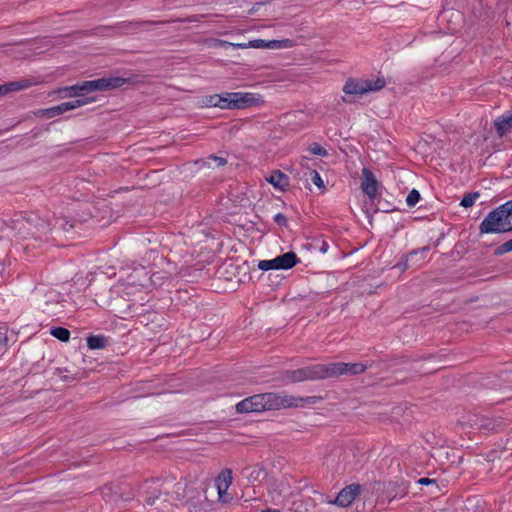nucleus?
<instances>
[{
	"label": "nucleus",
	"mask_w": 512,
	"mask_h": 512,
	"mask_svg": "<svg viewBox=\"0 0 512 512\" xmlns=\"http://www.w3.org/2000/svg\"><path fill=\"white\" fill-rule=\"evenodd\" d=\"M144 489L147 495L146 503L151 506L155 504L162 494L173 500H185V505L190 511H205L208 506L206 496L202 499L201 492L197 488L189 486L182 477L177 479L175 475L169 474L147 480L144 483Z\"/></svg>",
	"instance_id": "obj_1"
},
{
	"label": "nucleus",
	"mask_w": 512,
	"mask_h": 512,
	"mask_svg": "<svg viewBox=\"0 0 512 512\" xmlns=\"http://www.w3.org/2000/svg\"><path fill=\"white\" fill-rule=\"evenodd\" d=\"M363 363L334 362L328 364H314L296 370H286L282 379L286 382L296 383L302 381H314L341 375H359L366 371Z\"/></svg>",
	"instance_id": "obj_2"
},
{
	"label": "nucleus",
	"mask_w": 512,
	"mask_h": 512,
	"mask_svg": "<svg viewBox=\"0 0 512 512\" xmlns=\"http://www.w3.org/2000/svg\"><path fill=\"white\" fill-rule=\"evenodd\" d=\"M316 403V397H294L284 393H262L250 396L236 405L238 413H260L289 407H303Z\"/></svg>",
	"instance_id": "obj_3"
},
{
	"label": "nucleus",
	"mask_w": 512,
	"mask_h": 512,
	"mask_svg": "<svg viewBox=\"0 0 512 512\" xmlns=\"http://www.w3.org/2000/svg\"><path fill=\"white\" fill-rule=\"evenodd\" d=\"M127 80L122 77H103L96 80L83 81L72 86L58 89L60 98L85 96L94 91H108L123 86Z\"/></svg>",
	"instance_id": "obj_4"
},
{
	"label": "nucleus",
	"mask_w": 512,
	"mask_h": 512,
	"mask_svg": "<svg viewBox=\"0 0 512 512\" xmlns=\"http://www.w3.org/2000/svg\"><path fill=\"white\" fill-rule=\"evenodd\" d=\"M512 230V202L500 205L483 219L479 226L481 234L505 233Z\"/></svg>",
	"instance_id": "obj_5"
},
{
	"label": "nucleus",
	"mask_w": 512,
	"mask_h": 512,
	"mask_svg": "<svg viewBox=\"0 0 512 512\" xmlns=\"http://www.w3.org/2000/svg\"><path fill=\"white\" fill-rule=\"evenodd\" d=\"M219 108L221 109H244L257 106L262 99L254 93L225 92L218 94Z\"/></svg>",
	"instance_id": "obj_6"
},
{
	"label": "nucleus",
	"mask_w": 512,
	"mask_h": 512,
	"mask_svg": "<svg viewBox=\"0 0 512 512\" xmlns=\"http://www.w3.org/2000/svg\"><path fill=\"white\" fill-rule=\"evenodd\" d=\"M386 81L383 77L376 79L348 78L343 86L346 95L362 96L384 88Z\"/></svg>",
	"instance_id": "obj_7"
},
{
	"label": "nucleus",
	"mask_w": 512,
	"mask_h": 512,
	"mask_svg": "<svg viewBox=\"0 0 512 512\" xmlns=\"http://www.w3.org/2000/svg\"><path fill=\"white\" fill-rule=\"evenodd\" d=\"M35 213L17 214L9 222V227L15 231V234L21 239L34 238V219Z\"/></svg>",
	"instance_id": "obj_8"
},
{
	"label": "nucleus",
	"mask_w": 512,
	"mask_h": 512,
	"mask_svg": "<svg viewBox=\"0 0 512 512\" xmlns=\"http://www.w3.org/2000/svg\"><path fill=\"white\" fill-rule=\"evenodd\" d=\"M299 262V258L297 255L290 251L280 256H277L274 259L270 260H261L258 263V268L263 271L268 270H287L294 267Z\"/></svg>",
	"instance_id": "obj_9"
},
{
	"label": "nucleus",
	"mask_w": 512,
	"mask_h": 512,
	"mask_svg": "<svg viewBox=\"0 0 512 512\" xmlns=\"http://www.w3.org/2000/svg\"><path fill=\"white\" fill-rule=\"evenodd\" d=\"M93 101H94V98L85 97L82 99H76V100L69 101V102H63L59 105L53 106L48 109H44L42 111H43V115H45L46 117L53 118L57 115L64 114L67 111L73 110L75 108L84 106L89 103H92Z\"/></svg>",
	"instance_id": "obj_10"
},
{
	"label": "nucleus",
	"mask_w": 512,
	"mask_h": 512,
	"mask_svg": "<svg viewBox=\"0 0 512 512\" xmlns=\"http://www.w3.org/2000/svg\"><path fill=\"white\" fill-rule=\"evenodd\" d=\"M232 471L224 469L215 479V487L218 493V499L222 503H229L232 497L227 493V490L232 484Z\"/></svg>",
	"instance_id": "obj_11"
},
{
	"label": "nucleus",
	"mask_w": 512,
	"mask_h": 512,
	"mask_svg": "<svg viewBox=\"0 0 512 512\" xmlns=\"http://www.w3.org/2000/svg\"><path fill=\"white\" fill-rule=\"evenodd\" d=\"M379 185L373 172L368 168H363L361 173V189L363 193L373 200L377 196Z\"/></svg>",
	"instance_id": "obj_12"
},
{
	"label": "nucleus",
	"mask_w": 512,
	"mask_h": 512,
	"mask_svg": "<svg viewBox=\"0 0 512 512\" xmlns=\"http://www.w3.org/2000/svg\"><path fill=\"white\" fill-rule=\"evenodd\" d=\"M360 492V485L353 484L343 488L337 495L334 503L341 507L349 506Z\"/></svg>",
	"instance_id": "obj_13"
},
{
	"label": "nucleus",
	"mask_w": 512,
	"mask_h": 512,
	"mask_svg": "<svg viewBox=\"0 0 512 512\" xmlns=\"http://www.w3.org/2000/svg\"><path fill=\"white\" fill-rule=\"evenodd\" d=\"M34 219V239L43 240L56 227L57 223L52 224L48 220L41 218L39 215L33 216Z\"/></svg>",
	"instance_id": "obj_14"
},
{
	"label": "nucleus",
	"mask_w": 512,
	"mask_h": 512,
	"mask_svg": "<svg viewBox=\"0 0 512 512\" xmlns=\"http://www.w3.org/2000/svg\"><path fill=\"white\" fill-rule=\"evenodd\" d=\"M494 126L499 137H503L512 130V110L504 113L494 120Z\"/></svg>",
	"instance_id": "obj_15"
},
{
	"label": "nucleus",
	"mask_w": 512,
	"mask_h": 512,
	"mask_svg": "<svg viewBox=\"0 0 512 512\" xmlns=\"http://www.w3.org/2000/svg\"><path fill=\"white\" fill-rule=\"evenodd\" d=\"M266 180L275 188L285 190L289 185V178L279 170L273 171Z\"/></svg>",
	"instance_id": "obj_16"
},
{
	"label": "nucleus",
	"mask_w": 512,
	"mask_h": 512,
	"mask_svg": "<svg viewBox=\"0 0 512 512\" xmlns=\"http://www.w3.org/2000/svg\"><path fill=\"white\" fill-rule=\"evenodd\" d=\"M32 85V82L30 80H21V81H15L10 82L8 84L0 85V95H5L8 92L12 91H19L26 89Z\"/></svg>",
	"instance_id": "obj_17"
},
{
	"label": "nucleus",
	"mask_w": 512,
	"mask_h": 512,
	"mask_svg": "<svg viewBox=\"0 0 512 512\" xmlns=\"http://www.w3.org/2000/svg\"><path fill=\"white\" fill-rule=\"evenodd\" d=\"M107 342V338L103 335H93L87 338V345L92 350L105 348Z\"/></svg>",
	"instance_id": "obj_18"
},
{
	"label": "nucleus",
	"mask_w": 512,
	"mask_h": 512,
	"mask_svg": "<svg viewBox=\"0 0 512 512\" xmlns=\"http://www.w3.org/2000/svg\"><path fill=\"white\" fill-rule=\"evenodd\" d=\"M50 334L63 342H67L70 338V331L63 327H52Z\"/></svg>",
	"instance_id": "obj_19"
},
{
	"label": "nucleus",
	"mask_w": 512,
	"mask_h": 512,
	"mask_svg": "<svg viewBox=\"0 0 512 512\" xmlns=\"http://www.w3.org/2000/svg\"><path fill=\"white\" fill-rule=\"evenodd\" d=\"M426 251H428L427 247H424L421 250H413V251H411L409 253V255L402 262H400L397 265H395L394 268H398L401 271H405L406 269L409 268V264H408L409 259L413 258L414 256H417L419 253L423 254Z\"/></svg>",
	"instance_id": "obj_20"
},
{
	"label": "nucleus",
	"mask_w": 512,
	"mask_h": 512,
	"mask_svg": "<svg viewBox=\"0 0 512 512\" xmlns=\"http://www.w3.org/2000/svg\"><path fill=\"white\" fill-rule=\"evenodd\" d=\"M146 276L147 273L143 267L135 268L133 274L129 276V283L135 284L137 280L141 286H144L145 284L142 283L141 277L146 278Z\"/></svg>",
	"instance_id": "obj_21"
},
{
	"label": "nucleus",
	"mask_w": 512,
	"mask_h": 512,
	"mask_svg": "<svg viewBox=\"0 0 512 512\" xmlns=\"http://www.w3.org/2000/svg\"><path fill=\"white\" fill-rule=\"evenodd\" d=\"M291 46H292V40H290V39L268 41L269 49H282V48H289Z\"/></svg>",
	"instance_id": "obj_22"
},
{
	"label": "nucleus",
	"mask_w": 512,
	"mask_h": 512,
	"mask_svg": "<svg viewBox=\"0 0 512 512\" xmlns=\"http://www.w3.org/2000/svg\"><path fill=\"white\" fill-rule=\"evenodd\" d=\"M479 196L480 194L478 192L468 193L462 198L460 205L464 208H469L473 206V204L475 203L476 199L479 198Z\"/></svg>",
	"instance_id": "obj_23"
},
{
	"label": "nucleus",
	"mask_w": 512,
	"mask_h": 512,
	"mask_svg": "<svg viewBox=\"0 0 512 512\" xmlns=\"http://www.w3.org/2000/svg\"><path fill=\"white\" fill-rule=\"evenodd\" d=\"M420 198L421 196L419 191L416 189H412L406 197V204L409 207H414L419 202Z\"/></svg>",
	"instance_id": "obj_24"
},
{
	"label": "nucleus",
	"mask_w": 512,
	"mask_h": 512,
	"mask_svg": "<svg viewBox=\"0 0 512 512\" xmlns=\"http://www.w3.org/2000/svg\"><path fill=\"white\" fill-rule=\"evenodd\" d=\"M309 151L314 154L321 157L327 156L328 152L327 150L322 147L320 144L314 142L309 146Z\"/></svg>",
	"instance_id": "obj_25"
},
{
	"label": "nucleus",
	"mask_w": 512,
	"mask_h": 512,
	"mask_svg": "<svg viewBox=\"0 0 512 512\" xmlns=\"http://www.w3.org/2000/svg\"><path fill=\"white\" fill-rule=\"evenodd\" d=\"M310 174H311V181L313 182V184L316 185L320 189H324L325 188L324 182H323L320 174L316 170H311Z\"/></svg>",
	"instance_id": "obj_26"
},
{
	"label": "nucleus",
	"mask_w": 512,
	"mask_h": 512,
	"mask_svg": "<svg viewBox=\"0 0 512 512\" xmlns=\"http://www.w3.org/2000/svg\"><path fill=\"white\" fill-rule=\"evenodd\" d=\"M512 251V239L501 244L496 250L495 255H503Z\"/></svg>",
	"instance_id": "obj_27"
},
{
	"label": "nucleus",
	"mask_w": 512,
	"mask_h": 512,
	"mask_svg": "<svg viewBox=\"0 0 512 512\" xmlns=\"http://www.w3.org/2000/svg\"><path fill=\"white\" fill-rule=\"evenodd\" d=\"M55 223L60 224L62 229L66 232H69L71 229H74L76 227V225L78 224V222L75 220H73V221L61 220V222L59 220H57Z\"/></svg>",
	"instance_id": "obj_28"
},
{
	"label": "nucleus",
	"mask_w": 512,
	"mask_h": 512,
	"mask_svg": "<svg viewBox=\"0 0 512 512\" xmlns=\"http://www.w3.org/2000/svg\"><path fill=\"white\" fill-rule=\"evenodd\" d=\"M219 100L218 94L210 95L206 97L205 104L209 107H219Z\"/></svg>",
	"instance_id": "obj_29"
},
{
	"label": "nucleus",
	"mask_w": 512,
	"mask_h": 512,
	"mask_svg": "<svg viewBox=\"0 0 512 512\" xmlns=\"http://www.w3.org/2000/svg\"><path fill=\"white\" fill-rule=\"evenodd\" d=\"M248 46L252 48H268V41L263 39H255L251 40Z\"/></svg>",
	"instance_id": "obj_30"
},
{
	"label": "nucleus",
	"mask_w": 512,
	"mask_h": 512,
	"mask_svg": "<svg viewBox=\"0 0 512 512\" xmlns=\"http://www.w3.org/2000/svg\"><path fill=\"white\" fill-rule=\"evenodd\" d=\"M274 221L280 225V226H286L287 225V218L284 214L278 213L274 216Z\"/></svg>",
	"instance_id": "obj_31"
},
{
	"label": "nucleus",
	"mask_w": 512,
	"mask_h": 512,
	"mask_svg": "<svg viewBox=\"0 0 512 512\" xmlns=\"http://www.w3.org/2000/svg\"><path fill=\"white\" fill-rule=\"evenodd\" d=\"M208 160L214 161L216 163L217 167L224 166L227 163L225 158L218 157V156H215V155L209 156Z\"/></svg>",
	"instance_id": "obj_32"
},
{
	"label": "nucleus",
	"mask_w": 512,
	"mask_h": 512,
	"mask_svg": "<svg viewBox=\"0 0 512 512\" xmlns=\"http://www.w3.org/2000/svg\"><path fill=\"white\" fill-rule=\"evenodd\" d=\"M151 22H135V23H129V27L131 31L137 30L140 26H144L147 24H150ZM153 24H162L163 22H152Z\"/></svg>",
	"instance_id": "obj_33"
},
{
	"label": "nucleus",
	"mask_w": 512,
	"mask_h": 512,
	"mask_svg": "<svg viewBox=\"0 0 512 512\" xmlns=\"http://www.w3.org/2000/svg\"><path fill=\"white\" fill-rule=\"evenodd\" d=\"M483 423L479 424V428L480 429H486V430H494V425H492V427L490 426L491 423H486L488 420L487 419H483L482 420Z\"/></svg>",
	"instance_id": "obj_34"
},
{
	"label": "nucleus",
	"mask_w": 512,
	"mask_h": 512,
	"mask_svg": "<svg viewBox=\"0 0 512 512\" xmlns=\"http://www.w3.org/2000/svg\"><path fill=\"white\" fill-rule=\"evenodd\" d=\"M418 483L421 484V485H429L431 483H435V480L434 479H429V478H421L418 481Z\"/></svg>",
	"instance_id": "obj_35"
},
{
	"label": "nucleus",
	"mask_w": 512,
	"mask_h": 512,
	"mask_svg": "<svg viewBox=\"0 0 512 512\" xmlns=\"http://www.w3.org/2000/svg\"><path fill=\"white\" fill-rule=\"evenodd\" d=\"M329 245L327 242L323 241L319 250L321 253H326L328 251Z\"/></svg>",
	"instance_id": "obj_36"
},
{
	"label": "nucleus",
	"mask_w": 512,
	"mask_h": 512,
	"mask_svg": "<svg viewBox=\"0 0 512 512\" xmlns=\"http://www.w3.org/2000/svg\"><path fill=\"white\" fill-rule=\"evenodd\" d=\"M451 17H455L456 19H461V14L459 12H452Z\"/></svg>",
	"instance_id": "obj_37"
},
{
	"label": "nucleus",
	"mask_w": 512,
	"mask_h": 512,
	"mask_svg": "<svg viewBox=\"0 0 512 512\" xmlns=\"http://www.w3.org/2000/svg\"><path fill=\"white\" fill-rule=\"evenodd\" d=\"M262 512H279V511L276 510V509H267V510L262 511Z\"/></svg>",
	"instance_id": "obj_38"
},
{
	"label": "nucleus",
	"mask_w": 512,
	"mask_h": 512,
	"mask_svg": "<svg viewBox=\"0 0 512 512\" xmlns=\"http://www.w3.org/2000/svg\"><path fill=\"white\" fill-rule=\"evenodd\" d=\"M342 101L345 102V103H351V101L346 99L345 97H342Z\"/></svg>",
	"instance_id": "obj_39"
},
{
	"label": "nucleus",
	"mask_w": 512,
	"mask_h": 512,
	"mask_svg": "<svg viewBox=\"0 0 512 512\" xmlns=\"http://www.w3.org/2000/svg\"><path fill=\"white\" fill-rule=\"evenodd\" d=\"M511 202H512V200H511Z\"/></svg>",
	"instance_id": "obj_40"
}]
</instances>
